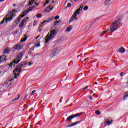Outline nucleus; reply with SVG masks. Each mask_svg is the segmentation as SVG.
Wrapping results in <instances>:
<instances>
[{"label": "nucleus", "instance_id": "obj_32", "mask_svg": "<svg viewBox=\"0 0 128 128\" xmlns=\"http://www.w3.org/2000/svg\"><path fill=\"white\" fill-rule=\"evenodd\" d=\"M72 6V4L70 3H68L67 4V8H70Z\"/></svg>", "mask_w": 128, "mask_h": 128}, {"label": "nucleus", "instance_id": "obj_46", "mask_svg": "<svg viewBox=\"0 0 128 128\" xmlns=\"http://www.w3.org/2000/svg\"><path fill=\"white\" fill-rule=\"evenodd\" d=\"M35 6H31V8H32V9H34V8Z\"/></svg>", "mask_w": 128, "mask_h": 128}, {"label": "nucleus", "instance_id": "obj_39", "mask_svg": "<svg viewBox=\"0 0 128 128\" xmlns=\"http://www.w3.org/2000/svg\"><path fill=\"white\" fill-rule=\"evenodd\" d=\"M48 4V1L45 2V4L44 5V6H46V4Z\"/></svg>", "mask_w": 128, "mask_h": 128}, {"label": "nucleus", "instance_id": "obj_56", "mask_svg": "<svg viewBox=\"0 0 128 128\" xmlns=\"http://www.w3.org/2000/svg\"><path fill=\"white\" fill-rule=\"evenodd\" d=\"M111 82H112V80H114V79H112L110 80Z\"/></svg>", "mask_w": 128, "mask_h": 128}, {"label": "nucleus", "instance_id": "obj_42", "mask_svg": "<svg viewBox=\"0 0 128 128\" xmlns=\"http://www.w3.org/2000/svg\"><path fill=\"white\" fill-rule=\"evenodd\" d=\"M122 74H124V72H121L120 74L121 76H122Z\"/></svg>", "mask_w": 128, "mask_h": 128}, {"label": "nucleus", "instance_id": "obj_23", "mask_svg": "<svg viewBox=\"0 0 128 128\" xmlns=\"http://www.w3.org/2000/svg\"><path fill=\"white\" fill-rule=\"evenodd\" d=\"M28 12H30V11L28 10V9L25 10L23 14H23L22 16H26V14H28Z\"/></svg>", "mask_w": 128, "mask_h": 128}, {"label": "nucleus", "instance_id": "obj_9", "mask_svg": "<svg viewBox=\"0 0 128 128\" xmlns=\"http://www.w3.org/2000/svg\"><path fill=\"white\" fill-rule=\"evenodd\" d=\"M120 22H122V18H118L116 20L113 22L112 24H114L118 26V24H120Z\"/></svg>", "mask_w": 128, "mask_h": 128}, {"label": "nucleus", "instance_id": "obj_12", "mask_svg": "<svg viewBox=\"0 0 128 128\" xmlns=\"http://www.w3.org/2000/svg\"><path fill=\"white\" fill-rule=\"evenodd\" d=\"M10 52V48H7L4 50V51L3 52L4 54H8Z\"/></svg>", "mask_w": 128, "mask_h": 128}, {"label": "nucleus", "instance_id": "obj_55", "mask_svg": "<svg viewBox=\"0 0 128 128\" xmlns=\"http://www.w3.org/2000/svg\"><path fill=\"white\" fill-rule=\"evenodd\" d=\"M34 47L33 48H30V50H34Z\"/></svg>", "mask_w": 128, "mask_h": 128}, {"label": "nucleus", "instance_id": "obj_50", "mask_svg": "<svg viewBox=\"0 0 128 128\" xmlns=\"http://www.w3.org/2000/svg\"><path fill=\"white\" fill-rule=\"evenodd\" d=\"M4 0H0V2H4Z\"/></svg>", "mask_w": 128, "mask_h": 128}, {"label": "nucleus", "instance_id": "obj_33", "mask_svg": "<svg viewBox=\"0 0 128 128\" xmlns=\"http://www.w3.org/2000/svg\"><path fill=\"white\" fill-rule=\"evenodd\" d=\"M106 122L107 124H112L110 121H106Z\"/></svg>", "mask_w": 128, "mask_h": 128}, {"label": "nucleus", "instance_id": "obj_29", "mask_svg": "<svg viewBox=\"0 0 128 128\" xmlns=\"http://www.w3.org/2000/svg\"><path fill=\"white\" fill-rule=\"evenodd\" d=\"M95 113L97 114L98 116H99V114H100V110L96 111Z\"/></svg>", "mask_w": 128, "mask_h": 128}, {"label": "nucleus", "instance_id": "obj_2", "mask_svg": "<svg viewBox=\"0 0 128 128\" xmlns=\"http://www.w3.org/2000/svg\"><path fill=\"white\" fill-rule=\"evenodd\" d=\"M24 56V52H20L18 56L16 58V59L14 60V61L12 62L10 64V68H12V64H18L20 60H22V56Z\"/></svg>", "mask_w": 128, "mask_h": 128}, {"label": "nucleus", "instance_id": "obj_13", "mask_svg": "<svg viewBox=\"0 0 128 128\" xmlns=\"http://www.w3.org/2000/svg\"><path fill=\"white\" fill-rule=\"evenodd\" d=\"M24 22H26V19H24L19 24V28H24Z\"/></svg>", "mask_w": 128, "mask_h": 128}, {"label": "nucleus", "instance_id": "obj_21", "mask_svg": "<svg viewBox=\"0 0 128 128\" xmlns=\"http://www.w3.org/2000/svg\"><path fill=\"white\" fill-rule=\"evenodd\" d=\"M126 98H128V92H126L124 94V100H126Z\"/></svg>", "mask_w": 128, "mask_h": 128}, {"label": "nucleus", "instance_id": "obj_27", "mask_svg": "<svg viewBox=\"0 0 128 128\" xmlns=\"http://www.w3.org/2000/svg\"><path fill=\"white\" fill-rule=\"evenodd\" d=\"M24 15L19 16L17 19H18V20H20L21 18H24Z\"/></svg>", "mask_w": 128, "mask_h": 128}, {"label": "nucleus", "instance_id": "obj_10", "mask_svg": "<svg viewBox=\"0 0 128 128\" xmlns=\"http://www.w3.org/2000/svg\"><path fill=\"white\" fill-rule=\"evenodd\" d=\"M5 58H6V56H4V54L0 56V64H1L2 62H4V60H6V59Z\"/></svg>", "mask_w": 128, "mask_h": 128}, {"label": "nucleus", "instance_id": "obj_36", "mask_svg": "<svg viewBox=\"0 0 128 128\" xmlns=\"http://www.w3.org/2000/svg\"><path fill=\"white\" fill-rule=\"evenodd\" d=\"M106 31H104L102 34H101V36H104V34H106Z\"/></svg>", "mask_w": 128, "mask_h": 128}, {"label": "nucleus", "instance_id": "obj_31", "mask_svg": "<svg viewBox=\"0 0 128 128\" xmlns=\"http://www.w3.org/2000/svg\"><path fill=\"white\" fill-rule=\"evenodd\" d=\"M28 10V12H32V6H30V7H29L28 8V9H27Z\"/></svg>", "mask_w": 128, "mask_h": 128}, {"label": "nucleus", "instance_id": "obj_17", "mask_svg": "<svg viewBox=\"0 0 128 128\" xmlns=\"http://www.w3.org/2000/svg\"><path fill=\"white\" fill-rule=\"evenodd\" d=\"M72 26H70L68 27L66 29V32H70V31L72 30Z\"/></svg>", "mask_w": 128, "mask_h": 128}, {"label": "nucleus", "instance_id": "obj_20", "mask_svg": "<svg viewBox=\"0 0 128 128\" xmlns=\"http://www.w3.org/2000/svg\"><path fill=\"white\" fill-rule=\"evenodd\" d=\"M34 0H29V6H32V4H34Z\"/></svg>", "mask_w": 128, "mask_h": 128}, {"label": "nucleus", "instance_id": "obj_38", "mask_svg": "<svg viewBox=\"0 0 128 128\" xmlns=\"http://www.w3.org/2000/svg\"><path fill=\"white\" fill-rule=\"evenodd\" d=\"M87 88H88V86H86L85 88H83V90H86Z\"/></svg>", "mask_w": 128, "mask_h": 128}, {"label": "nucleus", "instance_id": "obj_47", "mask_svg": "<svg viewBox=\"0 0 128 128\" xmlns=\"http://www.w3.org/2000/svg\"><path fill=\"white\" fill-rule=\"evenodd\" d=\"M14 76H14V78H17L18 77L16 76H18V75H14Z\"/></svg>", "mask_w": 128, "mask_h": 128}, {"label": "nucleus", "instance_id": "obj_45", "mask_svg": "<svg viewBox=\"0 0 128 128\" xmlns=\"http://www.w3.org/2000/svg\"><path fill=\"white\" fill-rule=\"evenodd\" d=\"M44 22H44V20L43 22L41 23V25H44Z\"/></svg>", "mask_w": 128, "mask_h": 128}, {"label": "nucleus", "instance_id": "obj_11", "mask_svg": "<svg viewBox=\"0 0 128 128\" xmlns=\"http://www.w3.org/2000/svg\"><path fill=\"white\" fill-rule=\"evenodd\" d=\"M54 18V17L52 16L50 18L46 19V20H44V22H52Z\"/></svg>", "mask_w": 128, "mask_h": 128}, {"label": "nucleus", "instance_id": "obj_28", "mask_svg": "<svg viewBox=\"0 0 128 128\" xmlns=\"http://www.w3.org/2000/svg\"><path fill=\"white\" fill-rule=\"evenodd\" d=\"M88 10V6H85L84 8V10Z\"/></svg>", "mask_w": 128, "mask_h": 128}, {"label": "nucleus", "instance_id": "obj_6", "mask_svg": "<svg viewBox=\"0 0 128 128\" xmlns=\"http://www.w3.org/2000/svg\"><path fill=\"white\" fill-rule=\"evenodd\" d=\"M118 28V26H116L114 24H112L110 26V32H116V30H117Z\"/></svg>", "mask_w": 128, "mask_h": 128}, {"label": "nucleus", "instance_id": "obj_53", "mask_svg": "<svg viewBox=\"0 0 128 128\" xmlns=\"http://www.w3.org/2000/svg\"><path fill=\"white\" fill-rule=\"evenodd\" d=\"M58 22H60V21H57V22H56V24H58Z\"/></svg>", "mask_w": 128, "mask_h": 128}, {"label": "nucleus", "instance_id": "obj_51", "mask_svg": "<svg viewBox=\"0 0 128 128\" xmlns=\"http://www.w3.org/2000/svg\"><path fill=\"white\" fill-rule=\"evenodd\" d=\"M36 4V6H38V4H36V2H34Z\"/></svg>", "mask_w": 128, "mask_h": 128}, {"label": "nucleus", "instance_id": "obj_41", "mask_svg": "<svg viewBox=\"0 0 128 128\" xmlns=\"http://www.w3.org/2000/svg\"><path fill=\"white\" fill-rule=\"evenodd\" d=\"M90 60V58H87L84 60V62H86V60Z\"/></svg>", "mask_w": 128, "mask_h": 128}, {"label": "nucleus", "instance_id": "obj_52", "mask_svg": "<svg viewBox=\"0 0 128 128\" xmlns=\"http://www.w3.org/2000/svg\"><path fill=\"white\" fill-rule=\"evenodd\" d=\"M16 6V4H13V6Z\"/></svg>", "mask_w": 128, "mask_h": 128}, {"label": "nucleus", "instance_id": "obj_62", "mask_svg": "<svg viewBox=\"0 0 128 128\" xmlns=\"http://www.w3.org/2000/svg\"><path fill=\"white\" fill-rule=\"evenodd\" d=\"M111 122H114V121H112V120H111Z\"/></svg>", "mask_w": 128, "mask_h": 128}, {"label": "nucleus", "instance_id": "obj_30", "mask_svg": "<svg viewBox=\"0 0 128 128\" xmlns=\"http://www.w3.org/2000/svg\"><path fill=\"white\" fill-rule=\"evenodd\" d=\"M36 48H38V46H40V43H37L36 44Z\"/></svg>", "mask_w": 128, "mask_h": 128}, {"label": "nucleus", "instance_id": "obj_25", "mask_svg": "<svg viewBox=\"0 0 128 128\" xmlns=\"http://www.w3.org/2000/svg\"><path fill=\"white\" fill-rule=\"evenodd\" d=\"M14 22L15 24H20V20H18V19H16Z\"/></svg>", "mask_w": 128, "mask_h": 128}, {"label": "nucleus", "instance_id": "obj_43", "mask_svg": "<svg viewBox=\"0 0 128 128\" xmlns=\"http://www.w3.org/2000/svg\"><path fill=\"white\" fill-rule=\"evenodd\" d=\"M53 9H54V7H52V8L50 7V10H52Z\"/></svg>", "mask_w": 128, "mask_h": 128}, {"label": "nucleus", "instance_id": "obj_48", "mask_svg": "<svg viewBox=\"0 0 128 128\" xmlns=\"http://www.w3.org/2000/svg\"><path fill=\"white\" fill-rule=\"evenodd\" d=\"M32 62H29V64H28V66H32Z\"/></svg>", "mask_w": 128, "mask_h": 128}, {"label": "nucleus", "instance_id": "obj_44", "mask_svg": "<svg viewBox=\"0 0 128 128\" xmlns=\"http://www.w3.org/2000/svg\"><path fill=\"white\" fill-rule=\"evenodd\" d=\"M90 100H92V96H90Z\"/></svg>", "mask_w": 128, "mask_h": 128}, {"label": "nucleus", "instance_id": "obj_19", "mask_svg": "<svg viewBox=\"0 0 128 128\" xmlns=\"http://www.w3.org/2000/svg\"><path fill=\"white\" fill-rule=\"evenodd\" d=\"M44 12H50V6H48L44 10Z\"/></svg>", "mask_w": 128, "mask_h": 128}, {"label": "nucleus", "instance_id": "obj_59", "mask_svg": "<svg viewBox=\"0 0 128 128\" xmlns=\"http://www.w3.org/2000/svg\"><path fill=\"white\" fill-rule=\"evenodd\" d=\"M42 32V30H39V32Z\"/></svg>", "mask_w": 128, "mask_h": 128}, {"label": "nucleus", "instance_id": "obj_15", "mask_svg": "<svg viewBox=\"0 0 128 128\" xmlns=\"http://www.w3.org/2000/svg\"><path fill=\"white\" fill-rule=\"evenodd\" d=\"M14 50H20L22 49V45L20 44H16L14 47Z\"/></svg>", "mask_w": 128, "mask_h": 128}, {"label": "nucleus", "instance_id": "obj_34", "mask_svg": "<svg viewBox=\"0 0 128 128\" xmlns=\"http://www.w3.org/2000/svg\"><path fill=\"white\" fill-rule=\"evenodd\" d=\"M26 40V38H24L23 40H21L20 42H24Z\"/></svg>", "mask_w": 128, "mask_h": 128}, {"label": "nucleus", "instance_id": "obj_16", "mask_svg": "<svg viewBox=\"0 0 128 128\" xmlns=\"http://www.w3.org/2000/svg\"><path fill=\"white\" fill-rule=\"evenodd\" d=\"M20 94H18L16 98L12 100V101L16 102V100H20Z\"/></svg>", "mask_w": 128, "mask_h": 128}, {"label": "nucleus", "instance_id": "obj_58", "mask_svg": "<svg viewBox=\"0 0 128 128\" xmlns=\"http://www.w3.org/2000/svg\"><path fill=\"white\" fill-rule=\"evenodd\" d=\"M68 0H66V2H68Z\"/></svg>", "mask_w": 128, "mask_h": 128}, {"label": "nucleus", "instance_id": "obj_22", "mask_svg": "<svg viewBox=\"0 0 128 128\" xmlns=\"http://www.w3.org/2000/svg\"><path fill=\"white\" fill-rule=\"evenodd\" d=\"M110 0H105V6H108V4L110 3Z\"/></svg>", "mask_w": 128, "mask_h": 128}, {"label": "nucleus", "instance_id": "obj_64", "mask_svg": "<svg viewBox=\"0 0 128 128\" xmlns=\"http://www.w3.org/2000/svg\"><path fill=\"white\" fill-rule=\"evenodd\" d=\"M41 26V27H42V26Z\"/></svg>", "mask_w": 128, "mask_h": 128}, {"label": "nucleus", "instance_id": "obj_61", "mask_svg": "<svg viewBox=\"0 0 128 128\" xmlns=\"http://www.w3.org/2000/svg\"><path fill=\"white\" fill-rule=\"evenodd\" d=\"M52 2H54V1H52Z\"/></svg>", "mask_w": 128, "mask_h": 128}, {"label": "nucleus", "instance_id": "obj_57", "mask_svg": "<svg viewBox=\"0 0 128 128\" xmlns=\"http://www.w3.org/2000/svg\"><path fill=\"white\" fill-rule=\"evenodd\" d=\"M94 84H98V82H96Z\"/></svg>", "mask_w": 128, "mask_h": 128}, {"label": "nucleus", "instance_id": "obj_37", "mask_svg": "<svg viewBox=\"0 0 128 128\" xmlns=\"http://www.w3.org/2000/svg\"><path fill=\"white\" fill-rule=\"evenodd\" d=\"M34 92H36V90H34L33 91H32V92L31 93V96H32V94H34Z\"/></svg>", "mask_w": 128, "mask_h": 128}, {"label": "nucleus", "instance_id": "obj_60", "mask_svg": "<svg viewBox=\"0 0 128 128\" xmlns=\"http://www.w3.org/2000/svg\"><path fill=\"white\" fill-rule=\"evenodd\" d=\"M11 80H14V78H12V79Z\"/></svg>", "mask_w": 128, "mask_h": 128}, {"label": "nucleus", "instance_id": "obj_14", "mask_svg": "<svg viewBox=\"0 0 128 128\" xmlns=\"http://www.w3.org/2000/svg\"><path fill=\"white\" fill-rule=\"evenodd\" d=\"M80 122L81 121H78V122H76L74 123H72V124L68 126L67 128H70V126H76V124H78V123Z\"/></svg>", "mask_w": 128, "mask_h": 128}, {"label": "nucleus", "instance_id": "obj_26", "mask_svg": "<svg viewBox=\"0 0 128 128\" xmlns=\"http://www.w3.org/2000/svg\"><path fill=\"white\" fill-rule=\"evenodd\" d=\"M6 20V18H4L0 22V28H2V24H4V21Z\"/></svg>", "mask_w": 128, "mask_h": 128}, {"label": "nucleus", "instance_id": "obj_3", "mask_svg": "<svg viewBox=\"0 0 128 128\" xmlns=\"http://www.w3.org/2000/svg\"><path fill=\"white\" fill-rule=\"evenodd\" d=\"M82 10V6H80V8L76 10L74 13V14L70 18V22H72V20H78V18H76V16L80 14V12H81Z\"/></svg>", "mask_w": 128, "mask_h": 128}, {"label": "nucleus", "instance_id": "obj_18", "mask_svg": "<svg viewBox=\"0 0 128 128\" xmlns=\"http://www.w3.org/2000/svg\"><path fill=\"white\" fill-rule=\"evenodd\" d=\"M24 64H20L18 65L16 68H18L19 70H22V68L24 67Z\"/></svg>", "mask_w": 128, "mask_h": 128}, {"label": "nucleus", "instance_id": "obj_8", "mask_svg": "<svg viewBox=\"0 0 128 128\" xmlns=\"http://www.w3.org/2000/svg\"><path fill=\"white\" fill-rule=\"evenodd\" d=\"M118 52H120V54H124L126 52V49L124 47L121 46L120 48L117 50Z\"/></svg>", "mask_w": 128, "mask_h": 128}, {"label": "nucleus", "instance_id": "obj_40", "mask_svg": "<svg viewBox=\"0 0 128 128\" xmlns=\"http://www.w3.org/2000/svg\"><path fill=\"white\" fill-rule=\"evenodd\" d=\"M93 96H95V98H98V96L96 94H94Z\"/></svg>", "mask_w": 128, "mask_h": 128}, {"label": "nucleus", "instance_id": "obj_35", "mask_svg": "<svg viewBox=\"0 0 128 128\" xmlns=\"http://www.w3.org/2000/svg\"><path fill=\"white\" fill-rule=\"evenodd\" d=\"M58 18H60V16H56L54 18V20H58Z\"/></svg>", "mask_w": 128, "mask_h": 128}, {"label": "nucleus", "instance_id": "obj_5", "mask_svg": "<svg viewBox=\"0 0 128 128\" xmlns=\"http://www.w3.org/2000/svg\"><path fill=\"white\" fill-rule=\"evenodd\" d=\"M82 112L80 113H76L74 114H72L71 116H69L68 118H66V122H70L72 118H78V116H82Z\"/></svg>", "mask_w": 128, "mask_h": 128}, {"label": "nucleus", "instance_id": "obj_54", "mask_svg": "<svg viewBox=\"0 0 128 128\" xmlns=\"http://www.w3.org/2000/svg\"><path fill=\"white\" fill-rule=\"evenodd\" d=\"M108 30H105V32H108Z\"/></svg>", "mask_w": 128, "mask_h": 128}, {"label": "nucleus", "instance_id": "obj_24", "mask_svg": "<svg viewBox=\"0 0 128 128\" xmlns=\"http://www.w3.org/2000/svg\"><path fill=\"white\" fill-rule=\"evenodd\" d=\"M42 14H38L36 15V18H42Z\"/></svg>", "mask_w": 128, "mask_h": 128}, {"label": "nucleus", "instance_id": "obj_7", "mask_svg": "<svg viewBox=\"0 0 128 128\" xmlns=\"http://www.w3.org/2000/svg\"><path fill=\"white\" fill-rule=\"evenodd\" d=\"M20 72H22V69H19L17 68H16L13 72L14 76H19Z\"/></svg>", "mask_w": 128, "mask_h": 128}, {"label": "nucleus", "instance_id": "obj_63", "mask_svg": "<svg viewBox=\"0 0 128 128\" xmlns=\"http://www.w3.org/2000/svg\"><path fill=\"white\" fill-rule=\"evenodd\" d=\"M98 104V102H96V104Z\"/></svg>", "mask_w": 128, "mask_h": 128}, {"label": "nucleus", "instance_id": "obj_1", "mask_svg": "<svg viewBox=\"0 0 128 128\" xmlns=\"http://www.w3.org/2000/svg\"><path fill=\"white\" fill-rule=\"evenodd\" d=\"M55 36H56V30H53L50 32V33H48L46 37L45 44H48L50 40L54 38Z\"/></svg>", "mask_w": 128, "mask_h": 128}, {"label": "nucleus", "instance_id": "obj_49", "mask_svg": "<svg viewBox=\"0 0 128 128\" xmlns=\"http://www.w3.org/2000/svg\"><path fill=\"white\" fill-rule=\"evenodd\" d=\"M38 38H40V36H38L36 37V40H38Z\"/></svg>", "mask_w": 128, "mask_h": 128}, {"label": "nucleus", "instance_id": "obj_4", "mask_svg": "<svg viewBox=\"0 0 128 128\" xmlns=\"http://www.w3.org/2000/svg\"><path fill=\"white\" fill-rule=\"evenodd\" d=\"M15 12H16V10H14L12 11L11 13L7 14L6 15V17L7 18L5 22H8V20H12V18H14V16H16V14H15Z\"/></svg>", "mask_w": 128, "mask_h": 128}]
</instances>
